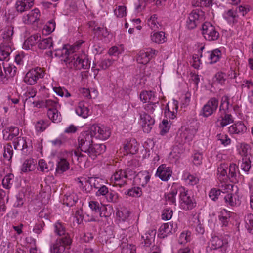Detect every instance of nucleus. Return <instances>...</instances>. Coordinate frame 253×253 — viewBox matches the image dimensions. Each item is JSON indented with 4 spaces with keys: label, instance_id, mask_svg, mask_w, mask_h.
Returning a JSON list of instances; mask_svg holds the SVG:
<instances>
[{
    "label": "nucleus",
    "instance_id": "1",
    "mask_svg": "<svg viewBox=\"0 0 253 253\" xmlns=\"http://www.w3.org/2000/svg\"><path fill=\"white\" fill-rule=\"evenodd\" d=\"M82 43L83 42L72 46L69 49L64 45L61 49L55 50V55L62 57L61 60H63L66 63L68 68L75 70L88 69L90 67V63L87 56L84 52L74 53Z\"/></svg>",
    "mask_w": 253,
    "mask_h": 253
},
{
    "label": "nucleus",
    "instance_id": "2",
    "mask_svg": "<svg viewBox=\"0 0 253 253\" xmlns=\"http://www.w3.org/2000/svg\"><path fill=\"white\" fill-rule=\"evenodd\" d=\"M93 137L89 131H85L81 133L78 137V151L74 154L78 159L83 158L87 160V157L94 160L97 157L104 153L106 150V146L103 144H93Z\"/></svg>",
    "mask_w": 253,
    "mask_h": 253
},
{
    "label": "nucleus",
    "instance_id": "3",
    "mask_svg": "<svg viewBox=\"0 0 253 253\" xmlns=\"http://www.w3.org/2000/svg\"><path fill=\"white\" fill-rule=\"evenodd\" d=\"M229 100V97L227 95H224L221 98L218 111L219 116L217 120V122H219L221 127L234 122L232 115L228 113Z\"/></svg>",
    "mask_w": 253,
    "mask_h": 253
},
{
    "label": "nucleus",
    "instance_id": "4",
    "mask_svg": "<svg viewBox=\"0 0 253 253\" xmlns=\"http://www.w3.org/2000/svg\"><path fill=\"white\" fill-rule=\"evenodd\" d=\"M179 194L181 208L185 210H191L196 206L194 196L184 187L179 186Z\"/></svg>",
    "mask_w": 253,
    "mask_h": 253
},
{
    "label": "nucleus",
    "instance_id": "5",
    "mask_svg": "<svg viewBox=\"0 0 253 253\" xmlns=\"http://www.w3.org/2000/svg\"><path fill=\"white\" fill-rule=\"evenodd\" d=\"M72 243V239L70 235L66 237L57 238L50 244V253H64L66 247L70 246Z\"/></svg>",
    "mask_w": 253,
    "mask_h": 253
},
{
    "label": "nucleus",
    "instance_id": "6",
    "mask_svg": "<svg viewBox=\"0 0 253 253\" xmlns=\"http://www.w3.org/2000/svg\"><path fill=\"white\" fill-rule=\"evenodd\" d=\"M205 20L204 12L199 9L193 10L189 14L186 21V26L189 29H193Z\"/></svg>",
    "mask_w": 253,
    "mask_h": 253
},
{
    "label": "nucleus",
    "instance_id": "7",
    "mask_svg": "<svg viewBox=\"0 0 253 253\" xmlns=\"http://www.w3.org/2000/svg\"><path fill=\"white\" fill-rule=\"evenodd\" d=\"M204 46L200 47L198 50L200 58H203L204 61L210 64L215 63L221 58L222 54L219 49H215L212 51L204 52Z\"/></svg>",
    "mask_w": 253,
    "mask_h": 253
},
{
    "label": "nucleus",
    "instance_id": "8",
    "mask_svg": "<svg viewBox=\"0 0 253 253\" xmlns=\"http://www.w3.org/2000/svg\"><path fill=\"white\" fill-rule=\"evenodd\" d=\"M92 134L93 138L102 140L107 139L111 135V131L109 127L104 126L93 125L89 131Z\"/></svg>",
    "mask_w": 253,
    "mask_h": 253
},
{
    "label": "nucleus",
    "instance_id": "9",
    "mask_svg": "<svg viewBox=\"0 0 253 253\" xmlns=\"http://www.w3.org/2000/svg\"><path fill=\"white\" fill-rule=\"evenodd\" d=\"M44 73L40 67H36L29 70L24 78V82L28 85L35 84L38 80L44 77Z\"/></svg>",
    "mask_w": 253,
    "mask_h": 253
},
{
    "label": "nucleus",
    "instance_id": "10",
    "mask_svg": "<svg viewBox=\"0 0 253 253\" xmlns=\"http://www.w3.org/2000/svg\"><path fill=\"white\" fill-rule=\"evenodd\" d=\"M201 30L204 38L208 41H215L219 37V33L215 27L209 22L202 24Z\"/></svg>",
    "mask_w": 253,
    "mask_h": 253
},
{
    "label": "nucleus",
    "instance_id": "11",
    "mask_svg": "<svg viewBox=\"0 0 253 253\" xmlns=\"http://www.w3.org/2000/svg\"><path fill=\"white\" fill-rule=\"evenodd\" d=\"M14 149L21 151L23 155H28L32 151V146L29 140L26 138L18 137L13 141Z\"/></svg>",
    "mask_w": 253,
    "mask_h": 253
},
{
    "label": "nucleus",
    "instance_id": "12",
    "mask_svg": "<svg viewBox=\"0 0 253 253\" xmlns=\"http://www.w3.org/2000/svg\"><path fill=\"white\" fill-rule=\"evenodd\" d=\"M128 176L126 171L122 169L116 170L112 175L110 180L116 186L120 187L124 186L126 184V179Z\"/></svg>",
    "mask_w": 253,
    "mask_h": 253
},
{
    "label": "nucleus",
    "instance_id": "13",
    "mask_svg": "<svg viewBox=\"0 0 253 253\" xmlns=\"http://www.w3.org/2000/svg\"><path fill=\"white\" fill-rule=\"evenodd\" d=\"M140 118L143 131L145 133H149L155 123L154 119L145 112L140 114Z\"/></svg>",
    "mask_w": 253,
    "mask_h": 253
},
{
    "label": "nucleus",
    "instance_id": "14",
    "mask_svg": "<svg viewBox=\"0 0 253 253\" xmlns=\"http://www.w3.org/2000/svg\"><path fill=\"white\" fill-rule=\"evenodd\" d=\"M156 51L150 48L141 50L138 54L137 61L139 64H146L156 54Z\"/></svg>",
    "mask_w": 253,
    "mask_h": 253
},
{
    "label": "nucleus",
    "instance_id": "15",
    "mask_svg": "<svg viewBox=\"0 0 253 253\" xmlns=\"http://www.w3.org/2000/svg\"><path fill=\"white\" fill-rule=\"evenodd\" d=\"M221 189L213 188L211 189L209 193V197L213 201H216L221 193L224 194L228 192V190H233L235 186L232 184H222Z\"/></svg>",
    "mask_w": 253,
    "mask_h": 253
},
{
    "label": "nucleus",
    "instance_id": "16",
    "mask_svg": "<svg viewBox=\"0 0 253 253\" xmlns=\"http://www.w3.org/2000/svg\"><path fill=\"white\" fill-rule=\"evenodd\" d=\"M227 242L218 236H213L209 242L208 248L210 251L220 249L222 251H225V246Z\"/></svg>",
    "mask_w": 253,
    "mask_h": 253
},
{
    "label": "nucleus",
    "instance_id": "17",
    "mask_svg": "<svg viewBox=\"0 0 253 253\" xmlns=\"http://www.w3.org/2000/svg\"><path fill=\"white\" fill-rule=\"evenodd\" d=\"M172 171L166 165L162 164L157 169L156 175L163 181H168L171 176Z\"/></svg>",
    "mask_w": 253,
    "mask_h": 253
},
{
    "label": "nucleus",
    "instance_id": "18",
    "mask_svg": "<svg viewBox=\"0 0 253 253\" xmlns=\"http://www.w3.org/2000/svg\"><path fill=\"white\" fill-rule=\"evenodd\" d=\"M40 17V12L38 9L35 8L28 14L23 17V21L25 24H31L37 22Z\"/></svg>",
    "mask_w": 253,
    "mask_h": 253
},
{
    "label": "nucleus",
    "instance_id": "19",
    "mask_svg": "<svg viewBox=\"0 0 253 253\" xmlns=\"http://www.w3.org/2000/svg\"><path fill=\"white\" fill-rule=\"evenodd\" d=\"M35 106L38 108L46 107L48 109H58L60 107V105L57 101L51 99L37 101Z\"/></svg>",
    "mask_w": 253,
    "mask_h": 253
},
{
    "label": "nucleus",
    "instance_id": "20",
    "mask_svg": "<svg viewBox=\"0 0 253 253\" xmlns=\"http://www.w3.org/2000/svg\"><path fill=\"white\" fill-rule=\"evenodd\" d=\"M178 109V102L174 101L172 103H168L166 107L165 111L166 117L170 119H174L176 117Z\"/></svg>",
    "mask_w": 253,
    "mask_h": 253
},
{
    "label": "nucleus",
    "instance_id": "21",
    "mask_svg": "<svg viewBox=\"0 0 253 253\" xmlns=\"http://www.w3.org/2000/svg\"><path fill=\"white\" fill-rule=\"evenodd\" d=\"M120 241V246L122 249L121 253H136L135 246L132 244H128L126 237L123 236Z\"/></svg>",
    "mask_w": 253,
    "mask_h": 253
},
{
    "label": "nucleus",
    "instance_id": "22",
    "mask_svg": "<svg viewBox=\"0 0 253 253\" xmlns=\"http://www.w3.org/2000/svg\"><path fill=\"white\" fill-rule=\"evenodd\" d=\"M116 217L120 222L128 223L131 215L130 211L126 208H121L116 213Z\"/></svg>",
    "mask_w": 253,
    "mask_h": 253
},
{
    "label": "nucleus",
    "instance_id": "23",
    "mask_svg": "<svg viewBox=\"0 0 253 253\" xmlns=\"http://www.w3.org/2000/svg\"><path fill=\"white\" fill-rule=\"evenodd\" d=\"M70 168V164L66 159L59 157L57 160L56 172L57 174H62Z\"/></svg>",
    "mask_w": 253,
    "mask_h": 253
},
{
    "label": "nucleus",
    "instance_id": "24",
    "mask_svg": "<svg viewBox=\"0 0 253 253\" xmlns=\"http://www.w3.org/2000/svg\"><path fill=\"white\" fill-rule=\"evenodd\" d=\"M149 173L146 171H140L135 176L134 181L138 186L144 187L150 180Z\"/></svg>",
    "mask_w": 253,
    "mask_h": 253
},
{
    "label": "nucleus",
    "instance_id": "25",
    "mask_svg": "<svg viewBox=\"0 0 253 253\" xmlns=\"http://www.w3.org/2000/svg\"><path fill=\"white\" fill-rule=\"evenodd\" d=\"M144 109L147 112V114H153L157 112H162V105L157 101L155 102H149V103L145 105Z\"/></svg>",
    "mask_w": 253,
    "mask_h": 253
},
{
    "label": "nucleus",
    "instance_id": "26",
    "mask_svg": "<svg viewBox=\"0 0 253 253\" xmlns=\"http://www.w3.org/2000/svg\"><path fill=\"white\" fill-rule=\"evenodd\" d=\"M41 39V36L38 34H34L28 38L23 44V48L26 50L32 49V47L37 43Z\"/></svg>",
    "mask_w": 253,
    "mask_h": 253
},
{
    "label": "nucleus",
    "instance_id": "27",
    "mask_svg": "<svg viewBox=\"0 0 253 253\" xmlns=\"http://www.w3.org/2000/svg\"><path fill=\"white\" fill-rule=\"evenodd\" d=\"M197 128L193 126H190L185 129L181 134L182 138H184L185 142H189L192 140L197 132Z\"/></svg>",
    "mask_w": 253,
    "mask_h": 253
},
{
    "label": "nucleus",
    "instance_id": "28",
    "mask_svg": "<svg viewBox=\"0 0 253 253\" xmlns=\"http://www.w3.org/2000/svg\"><path fill=\"white\" fill-rule=\"evenodd\" d=\"M246 126L241 121L234 124L228 128V131L230 134L243 133L246 131Z\"/></svg>",
    "mask_w": 253,
    "mask_h": 253
},
{
    "label": "nucleus",
    "instance_id": "29",
    "mask_svg": "<svg viewBox=\"0 0 253 253\" xmlns=\"http://www.w3.org/2000/svg\"><path fill=\"white\" fill-rule=\"evenodd\" d=\"M124 149L128 154H134L138 152V145L135 139H131L127 141L124 146Z\"/></svg>",
    "mask_w": 253,
    "mask_h": 253
},
{
    "label": "nucleus",
    "instance_id": "30",
    "mask_svg": "<svg viewBox=\"0 0 253 253\" xmlns=\"http://www.w3.org/2000/svg\"><path fill=\"white\" fill-rule=\"evenodd\" d=\"M11 52L12 49L9 45L1 44L0 45V60H8Z\"/></svg>",
    "mask_w": 253,
    "mask_h": 253
},
{
    "label": "nucleus",
    "instance_id": "31",
    "mask_svg": "<svg viewBox=\"0 0 253 253\" xmlns=\"http://www.w3.org/2000/svg\"><path fill=\"white\" fill-rule=\"evenodd\" d=\"M76 113L79 116L86 118L89 116V110L84 102H80L76 109Z\"/></svg>",
    "mask_w": 253,
    "mask_h": 253
},
{
    "label": "nucleus",
    "instance_id": "32",
    "mask_svg": "<svg viewBox=\"0 0 253 253\" xmlns=\"http://www.w3.org/2000/svg\"><path fill=\"white\" fill-rule=\"evenodd\" d=\"M78 200V197L76 194L69 193L64 195L63 201L64 204L69 207H72L75 204Z\"/></svg>",
    "mask_w": 253,
    "mask_h": 253
},
{
    "label": "nucleus",
    "instance_id": "33",
    "mask_svg": "<svg viewBox=\"0 0 253 253\" xmlns=\"http://www.w3.org/2000/svg\"><path fill=\"white\" fill-rule=\"evenodd\" d=\"M156 231L155 230H148L144 235L142 236L144 239V245L146 247H149L154 242Z\"/></svg>",
    "mask_w": 253,
    "mask_h": 253
},
{
    "label": "nucleus",
    "instance_id": "34",
    "mask_svg": "<svg viewBox=\"0 0 253 253\" xmlns=\"http://www.w3.org/2000/svg\"><path fill=\"white\" fill-rule=\"evenodd\" d=\"M54 231L56 235L59 236L66 237L67 235H69L66 232L64 224L59 221H57L54 224Z\"/></svg>",
    "mask_w": 253,
    "mask_h": 253
},
{
    "label": "nucleus",
    "instance_id": "35",
    "mask_svg": "<svg viewBox=\"0 0 253 253\" xmlns=\"http://www.w3.org/2000/svg\"><path fill=\"white\" fill-rule=\"evenodd\" d=\"M4 71L5 78L7 80L15 75L17 72V68L12 64H4Z\"/></svg>",
    "mask_w": 253,
    "mask_h": 253
},
{
    "label": "nucleus",
    "instance_id": "36",
    "mask_svg": "<svg viewBox=\"0 0 253 253\" xmlns=\"http://www.w3.org/2000/svg\"><path fill=\"white\" fill-rule=\"evenodd\" d=\"M151 38L153 42L158 44L163 43L167 40L165 34L163 31L154 33L151 34Z\"/></svg>",
    "mask_w": 253,
    "mask_h": 253
},
{
    "label": "nucleus",
    "instance_id": "37",
    "mask_svg": "<svg viewBox=\"0 0 253 253\" xmlns=\"http://www.w3.org/2000/svg\"><path fill=\"white\" fill-rule=\"evenodd\" d=\"M3 133L4 138L5 137L6 134H8L5 139L12 140L14 137L19 134V129L17 127H10L3 130Z\"/></svg>",
    "mask_w": 253,
    "mask_h": 253
},
{
    "label": "nucleus",
    "instance_id": "38",
    "mask_svg": "<svg viewBox=\"0 0 253 253\" xmlns=\"http://www.w3.org/2000/svg\"><path fill=\"white\" fill-rule=\"evenodd\" d=\"M38 48L41 50L50 49L53 47V40L51 37L40 40L38 44Z\"/></svg>",
    "mask_w": 253,
    "mask_h": 253
},
{
    "label": "nucleus",
    "instance_id": "39",
    "mask_svg": "<svg viewBox=\"0 0 253 253\" xmlns=\"http://www.w3.org/2000/svg\"><path fill=\"white\" fill-rule=\"evenodd\" d=\"M49 124L48 120L41 119L35 123L36 131L38 132H42L48 127Z\"/></svg>",
    "mask_w": 253,
    "mask_h": 253
},
{
    "label": "nucleus",
    "instance_id": "40",
    "mask_svg": "<svg viewBox=\"0 0 253 253\" xmlns=\"http://www.w3.org/2000/svg\"><path fill=\"white\" fill-rule=\"evenodd\" d=\"M179 193V186L177 188L172 187L171 191L166 195V200L170 204L176 205L175 196Z\"/></svg>",
    "mask_w": 253,
    "mask_h": 253
},
{
    "label": "nucleus",
    "instance_id": "41",
    "mask_svg": "<svg viewBox=\"0 0 253 253\" xmlns=\"http://www.w3.org/2000/svg\"><path fill=\"white\" fill-rule=\"evenodd\" d=\"M35 162L33 159L26 160L22 166L21 170L24 172L31 171L35 169Z\"/></svg>",
    "mask_w": 253,
    "mask_h": 253
},
{
    "label": "nucleus",
    "instance_id": "42",
    "mask_svg": "<svg viewBox=\"0 0 253 253\" xmlns=\"http://www.w3.org/2000/svg\"><path fill=\"white\" fill-rule=\"evenodd\" d=\"M224 199L225 203L231 206H235L239 205L240 203L239 199L232 193H227L224 197Z\"/></svg>",
    "mask_w": 253,
    "mask_h": 253
},
{
    "label": "nucleus",
    "instance_id": "43",
    "mask_svg": "<svg viewBox=\"0 0 253 253\" xmlns=\"http://www.w3.org/2000/svg\"><path fill=\"white\" fill-rule=\"evenodd\" d=\"M47 115L48 118L53 122H58L61 120V114L58 109H48Z\"/></svg>",
    "mask_w": 253,
    "mask_h": 253
},
{
    "label": "nucleus",
    "instance_id": "44",
    "mask_svg": "<svg viewBox=\"0 0 253 253\" xmlns=\"http://www.w3.org/2000/svg\"><path fill=\"white\" fill-rule=\"evenodd\" d=\"M230 218V212L225 209L222 210L219 215V219L221 221L222 226H227Z\"/></svg>",
    "mask_w": 253,
    "mask_h": 253
},
{
    "label": "nucleus",
    "instance_id": "45",
    "mask_svg": "<svg viewBox=\"0 0 253 253\" xmlns=\"http://www.w3.org/2000/svg\"><path fill=\"white\" fill-rule=\"evenodd\" d=\"M14 181V175L12 173L7 174L3 178L2 184L4 188L9 189H10Z\"/></svg>",
    "mask_w": 253,
    "mask_h": 253
},
{
    "label": "nucleus",
    "instance_id": "46",
    "mask_svg": "<svg viewBox=\"0 0 253 253\" xmlns=\"http://www.w3.org/2000/svg\"><path fill=\"white\" fill-rule=\"evenodd\" d=\"M238 171V167L235 164H231L229 168V177L232 182H235Z\"/></svg>",
    "mask_w": 253,
    "mask_h": 253
},
{
    "label": "nucleus",
    "instance_id": "47",
    "mask_svg": "<svg viewBox=\"0 0 253 253\" xmlns=\"http://www.w3.org/2000/svg\"><path fill=\"white\" fill-rule=\"evenodd\" d=\"M158 17L156 14H153L147 20V24L152 30H155L158 29L160 24L157 20Z\"/></svg>",
    "mask_w": 253,
    "mask_h": 253
},
{
    "label": "nucleus",
    "instance_id": "48",
    "mask_svg": "<svg viewBox=\"0 0 253 253\" xmlns=\"http://www.w3.org/2000/svg\"><path fill=\"white\" fill-rule=\"evenodd\" d=\"M155 98L154 93L151 91H142L140 94V98L146 102L148 101H153Z\"/></svg>",
    "mask_w": 253,
    "mask_h": 253
},
{
    "label": "nucleus",
    "instance_id": "49",
    "mask_svg": "<svg viewBox=\"0 0 253 253\" xmlns=\"http://www.w3.org/2000/svg\"><path fill=\"white\" fill-rule=\"evenodd\" d=\"M246 227L248 231L253 234V214H248L245 217Z\"/></svg>",
    "mask_w": 253,
    "mask_h": 253
},
{
    "label": "nucleus",
    "instance_id": "50",
    "mask_svg": "<svg viewBox=\"0 0 253 253\" xmlns=\"http://www.w3.org/2000/svg\"><path fill=\"white\" fill-rule=\"evenodd\" d=\"M171 225H169V223H164L161 225L159 228V232L163 237L167 236L171 232Z\"/></svg>",
    "mask_w": 253,
    "mask_h": 253
},
{
    "label": "nucleus",
    "instance_id": "51",
    "mask_svg": "<svg viewBox=\"0 0 253 253\" xmlns=\"http://www.w3.org/2000/svg\"><path fill=\"white\" fill-rule=\"evenodd\" d=\"M31 7L22 0H19L16 3V9L18 12H23L30 9Z\"/></svg>",
    "mask_w": 253,
    "mask_h": 253
},
{
    "label": "nucleus",
    "instance_id": "52",
    "mask_svg": "<svg viewBox=\"0 0 253 253\" xmlns=\"http://www.w3.org/2000/svg\"><path fill=\"white\" fill-rule=\"evenodd\" d=\"M13 150L12 145L10 144H7L4 148L3 157L5 159L10 160L12 157Z\"/></svg>",
    "mask_w": 253,
    "mask_h": 253
},
{
    "label": "nucleus",
    "instance_id": "53",
    "mask_svg": "<svg viewBox=\"0 0 253 253\" xmlns=\"http://www.w3.org/2000/svg\"><path fill=\"white\" fill-rule=\"evenodd\" d=\"M214 112L215 111L211 109L209 105H208V103H206L202 109L201 115L204 117H208L211 116Z\"/></svg>",
    "mask_w": 253,
    "mask_h": 253
},
{
    "label": "nucleus",
    "instance_id": "54",
    "mask_svg": "<svg viewBox=\"0 0 253 253\" xmlns=\"http://www.w3.org/2000/svg\"><path fill=\"white\" fill-rule=\"evenodd\" d=\"M241 169L245 172H248L251 168V161L249 157L242 158V162L240 166Z\"/></svg>",
    "mask_w": 253,
    "mask_h": 253
},
{
    "label": "nucleus",
    "instance_id": "55",
    "mask_svg": "<svg viewBox=\"0 0 253 253\" xmlns=\"http://www.w3.org/2000/svg\"><path fill=\"white\" fill-rule=\"evenodd\" d=\"M142 190L139 187H134L131 189H129L126 192V194L132 197H140L142 195Z\"/></svg>",
    "mask_w": 253,
    "mask_h": 253
},
{
    "label": "nucleus",
    "instance_id": "56",
    "mask_svg": "<svg viewBox=\"0 0 253 253\" xmlns=\"http://www.w3.org/2000/svg\"><path fill=\"white\" fill-rule=\"evenodd\" d=\"M39 167L40 171L42 172H48L51 170V168L48 166L45 160L43 159H40L39 161Z\"/></svg>",
    "mask_w": 253,
    "mask_h": 253
},
{
    "label": "nucleus",
    "instance_id": "57",
    "mask_svg": "<svg viewBox=\"0 0 253 253\" xmlns=\"http://www.w3.org/2000/svg\"><path fill=\"white\" fill-rule=\"evenodd\" d=\"M111 211L112 209L111 208L108 211L107 207L101 206L100 211L98 212H99L100 217H104L105 218L109 217L111 215Z\"/></svg>",
    "mask_w": 253,
    "mask_h": 253
},
{
    "label": "nucleus",
    "instance_id": "58",
    "mask_svg": "<svg viewBox=\"0 0 253 253\" xmlns=\"http://www.w3.org/2000/svg\"><path fill=\"white\" fill-rule=\"evenodd\" d=\"M126 8L124 6H119L114 10V13L117 17L122 18L126 15Z\"/></svg>",
    "mask_w": 253,
    "mask_h": 253
},
{
    "label": "nucleus",
    "instance_id": "59",
    "mask_svg": "<svg viewBox=\"0 0 253 253\" xmlns=\"http://www.w3.org/2000/svg\"><path fill=\"white\" fill-rule=\"evenodd\" d=\"M226 75L225 73L221 72L217 73L214 76L216 81L221 84H224L226 80Z\"/></svg>",
    "mask_w": 253,
    "mask_h": 253
},
{
    "label": "nucleus",
    "instance_id": "60",
    "mask_svg": "<svg viewBox=\"0 0 253 253\" xmlns=\"http://www.w3.org/2000/svg\"><path fill=\"white\" fill-rule=\"evenodd\" d=\"M173 214L172 210L166 208L163 210L162 218L163 219L168 220L171 218Z\"/></svg>",
    "mask_w": 253,
    "mask_h": 253
},
{
    "label": "nucleus",
    "instance_id": "61",
    "mask_svg": "<svg viewBox=\"0 0 253 253\" xmlns=\"http://www.w3.org/2000/svg\"><path fill=\"white\" fill-rule=\"evenodd\" d=\"M79 183L80 186L82 187L83 190L85 191L86 193H90L92 190V188L88 180L85 181L84 183L81 181H80Z\"/></svg>",
    "mask_w": 253,
    "mask_h": 253
},
{
    "label": "nucleus",
    "instance_id": "62",
    "mask_svg": "<svg viewBox=\"0 0 253 253\" xmlns=\"http://www.w3.org/2000/svg\"><path fill=\"white\" fill-rule=\"evenodd\" d=\"M190 232L181 233L179 238V243L181 244H182L188 242L190 241Z\"/></svg>",
    "mask_w": 253,
    "mask_h": 253
},
{
    "label": "nucleus",
    "instance_id": "63",
    "mask_svg": "<svg viewBox=\"0 0 253 253\" xmlns=\"http://www.w3.org/2000/svg\"><path fill=\"white\" fill-rule=\"evenodd\" d=\"M89 207L93 211L96 213L100 211L101 207L98 202L94 201H91L89 202Z\"/></svg>",
    "mask_w": 253,
    "mask_h": 253
},
{
    "label": "nucleus",
    "instance_id": "64",
    "mask_svg": "<svg viewBox=\"0 0 253 253\" xmlns=\"http://www.w3.org/2000/svg\"><path fill=\"white\" fill-rule=\"evenodd\" d=\"M186 182L191 185H196L198 183L199 179L195 176L193 175L188 174L186 178H185Z\"/></svg>",
    "mask_w": 253,
    "mask_h": 253
}]
</instances>
